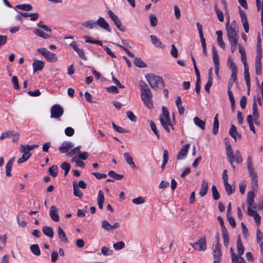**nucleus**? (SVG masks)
<instances>
[{"label": "nucleus", "instance_id": "1", "mask_svg": "<svg viewBox=\"0 0 263 263\" xmlns=\"http://www.w3.org/2000/svg\"><path fill=\"white\" fill-rule=\"evenodd\" d=\"M140 87L141 89V97L142 101L148 108H153V104L152 100L153 95L148 86L145 82L140 81Z\"/></svg>", "mask_w": 263, "mask_h": 263}, {"label": "nucleus", "instance_id": "2", "mask_svg": "<svg viewBox=\"0 0 263 263\" xmlns=\"http://www.w3.org/2000/svg\"><path fill=\"white\" fill-rule=\"evenodd\" d=\"M145 77L149 85L154 89L157 90L159 88L164 87L165 86L164 82L161 77L149 73Z\"/></svg>", "mask_w": 263, "mask_h": 263}, {"label": "nucleus", "instance_id": "3", "mask_svg": "<svg viewBox=\"0 0 263 263\" xmlns=\"http://www.w3.org/2000/svg\"><path fill=\"white\" fill-rule=\"evenodd\" d=\"M229 24V21H228L226 23V27L227 36L229 42L238 41L239 38L238 35L239 29L236 22L233 21L230 26H228Z\"/></svg>", "mask_w": 263, "mask_h": 263}, {"label": "nucleus", "instance_id": "4", "mask_svg": "<svg viewBox=\"0 0 263 263\" xmlns=\"http://www.w3.org/2000/svg\"><path fill=\"white\" fill-rule=\"evenodd\" d=\"M159 120L163 127L167 132H170L168 126H172L169 112L167 109L162 107V115L159 117Z\"/></svg>", "mask_w": 263, "mask_h": 263}, {"label": "nucleus", "instance_id": "5", "mask_svg": "<svg viewBox=\"0 0 263 263\" xmlns=\"http://www.w3.org/2000/svg\"><path fill=\"white\" fill-rule=\"evenodd\" d=\"M190 245L195 250L199 251H204L206 249V238L205 236L200 237L199 240L195 243H190Z\"/></svg>", "mask_w": 263, "mask_h": 263}, {"label": "nucleus", "instance_id": "6", "mask_svg": "<svg viewBox=\"0 0 263 263\" xmlns=\"http://www.w3.org/2000/svg\"><path fill=\"white\" fill-rule=\"evenodd\" d=\"M50 112L51 118L58 119L63 115L64 109L59 104H54L51 107Z\"/></svg>", "mask_w": 263, "mask_h": 263}, {"label": "nucleus", "instance_id": "7", "mask_svg": "<svg viewBox=\"0 0 263 263\" xmlns=\"http://www.w3.org/2000/svg\"><path fill=\"white\" fill-rule=\"evenodd\" d=\"M107 13L111 19L114 21L117 27L121 31H125V27L122 25L121 21L111 10L107 11Z\"/></svg>", "mask_w": 263, "mask_h": 263}, {"label": "nucleus", "instance_id": "8", "mask_svg": "<svg viewBox=\"0 0 263 263\" xmlns=\"http://www.w3.org/2000/svg\"><path fill=\"white\" fill-rule=\"evenodd\" d=\"M213 254L214 256L213 263H219L221 256V245L217 242L213 247Z\"/></svg>", "mask_w": 263, "mask_h": 263}, {"label": "nucleus", "instance_id": "9", "mask_svg": "<svg viewBox=\"0 0 263 263\" xmlns=\"http://www.w3.org/2000/svg\"><path fill=\"white\" fill-rule=\"evenodd\" d=\"M228 66L229 69H231L232 74L231 76V79H234L236 81L237 77V67L235 63L233 61L231 57L230 56L229 57L228 59Z\"/></svg>", "mask_w": 263, "mask_h": 263}, {"label": "nucleus", "instance_id": "10", "mask_svg": "<svg viewBox=\"0 0 263 263\" xmlns=\"http://www.w3.org/2000/svg\"><path fill=\"white\" fill-rule=\"evenodd\" d=\"M49 215L52 220L58 222L60 220L58 215V209L55 205H51L49 210Z\"/></svg>", "mask_w": 263, "mask_h": 263}, {"label": "nucleus", "instance_id": "11", "mask_svg": "<svg viewBox=\"0 0 263 263\" xmlns=\"http://www.w3.org/2000/svg\"><path fill=\"white\" fill-rule=\"evenodd\" d=\"M190 147V143H187L183 146L177 156V160H182L187 155L189 149Z\"/></svg>", "mask_w": 263, "mask_h": 263}, {"label": "nucleus", "instance_id": "12", "mask_svg": "<svg viewBox=\"0 0 263 263\" xmlns=\"http://www.w3.org/2000/svg\"><path fill=\"white\" fill-rule=\"evenodd\" d=\"M69 46L73 48V49L77 52L79 57L83 59L86 60V57H85L84 51L83 49L79 48L78 45L75 42H72L71 43L69 44Z\"/></svg>", "mask_w": 263, "mask_h": 263}, {"label": "nucleus", "instance_id": "13", "mask_svg": "<svg viewBox=\"0 0 263 263\" xmlns=\"http://www.w3.org/2000/svg\"><path fill=\"white\" fill-rule=\"evenodd\" d=\"M44 66L45 63L44 61L39 60H34L32 64L33 72L42 70L44 68Z\"/></svg>", "mask_w": 263, "mask_h": 263}, {"label": "nucleus", "instance_id": "14", "mask_svg": "<svg viewBox=\"0 0 263 263\" xmlns=\"http://www.w3.org/2000/svg\"><path fill=\"white\" fill-rule=\"evenodd\" d=\"M247 214L249 216L254 217L255 221L257 225H259L260 224V216L255 211L251 209V208H248L247 210Z\"/></svg>", "mask_w": 263, "mask_h": 263}, {"label": "nucleus", "instance_id": "15", "mask_svg": "<svg viewBox=\"0 0 263 263\" xmlns=\"http://www.w3.org/2000/svg\"><path fill=\"white\" fill-rule=\"evenodd\" d=\"M73 146V144L72 143L69 141H64L59 147V151L62 153H65L67 152Z\"/></svg>", "mask_w": 263, "mask_h": 263}, {"label": "nucleus", "instance_id": "16", "mask_svg": "<svg viewBox=\"0 0 263 263\" xmlns=\"http://www.w3.org/2000/svg\"><path fill=\"white\" fill-rule=\"evenodd\" d=\"M226 154L228 158H229V161L230 163L232 164V161H234L235 158L233 151L230 145V144H227L226 145Z\"/></svg>", "mask_w": 263, "mask_h": 263}, {"label": "nucleus", "instance_id": "17", "mask_svg": "<svg viewBox=\"0 0 263 263\" xmlns=\"http://www.w3.org/2000/svg\"><path fill=\"white\" fill-rule=\"evenodd\" d=\"M209 189V184L205 180L202 181V184L199 192V195L201 197H204L208 192Z\"/></svg>", "mask_w": 263, "mask_h": 263}, {"label": "nucleus", "instance_id": "18", "mask_svg": "<svg viewBox=\"0 0 263 263\" xmlns=\"http://www.w3.org/2000/svg\"><path fill=\"white\" fill-rule=\"evenodd\" d=\"M105 198L103 192L102 190H100L97 197V202L100 209L102 210L103 207Z\"/></svg>", "mask_w": 263, "mask_h": 263}, {"label": "nucleus", "instance_id": "19", "mask_svg": "<svg viewBox=\"0 0 263 263\" xmlns=\"http://www.w3.org/2000/svg\"><path fill=\"white\" fill-rule=\"evenodd\" d=\"M230 135L233 137L235 140H236V138L239 139L241 138V135L237 131L236 127L234 125H232L229 130Z\"/></svg>", "mask_w": 263, "mask_h": 263}, {"label": "nucleus", "instance_id": "20", "mask_svg": "<svg viewBox=\"0 0 263 263\" xmlns=\"http://www.w3.org/2000/svg\"><path fill=\"white\" fill-rule=\"evenodd\" d=\"M254 192L253 191H249L247 194V203L249 205L248 208H251V207H252L254 209L255 208V206H253V204L254 202Z\"/></svg>", "mask_w": 263, "mask_h": 263}, {"label": "nucleus", "instance_id": "21", "mask_svg": "<svg viewBox=\"0 0 263 263\" xmlns=\"http://www.w3.org/2000/svg\"><path fill=\"white\" fill-rule=\"evenodd\" d=\"M150 37L152 40V43L156 47H159L163 48L165 47V46L163 44V43L159 40V39L155 35H151Z\"/></svg>", "mask_w": 263, "mask_h": 263}, {"label": "nucleus", "instance_id": "22", "mask_svg": "<svg viewBox=\"0 0 263 263\" xmlns=\"http://www.w3.org/2000/svg\"><path fill=\"white\" fill-rule=\"evenodd\" d=\"M14 162V157L12 158L7 162L6 165V175L8 177H11L12 176L11 174L12 166Z\"/></svg>", "mask_w": 263, "mask_h": 263}, {"label": "nucleus", "instance_id": "23", "mask_svg": "<svg viewBox=\"0 0 263 263\" xmlns=\"http://www.w3.org/2000/svg\"><path fill=\"white\" fill-rule=\"evenodd\" d=\"M96 22V24H98L100 27L104 29L109 30V25L106 22L104 18L100 17Z\"/></svg>", "mask_w": 263, "mask_h": 263}, {"label": "nucleus", "instance_id": "24", "mask_svg": "<svg viewBox=\"0 0 263 263\" xmlns=\"http://www.w3.org/2000/svg\"><path fill=\"white\" fill-rule=\"evenodd\" d=\"M58 236L62 242L64 243H67L68 242L67 237L65 233L64 232L62 228L59 227L58 230Z\"/></svg>", "mask_w": 263, "mask_h": 263}, {"label": "nucleus", "instance_id": "25", "mask_svg": "<svg viewBox=\"0 0 263 263\" xmlns=\"http://www.w3.org/2000/svg\"><path fill=\"white\" fill-rule=\"evenodd\" d=\"M43 233L50 238H52L54 235V232L52 229L48 226H44L42 228Z\"/></svg>", "mask_w": 263, "mask_h": 263}, {"label": "nucleus", "instance_id": "26", "mask_svg": "<svg viewBox=\"0 0 263 263\" xmlns=\"http://www.w3.org/2000/svg\"><path fill=\"white\" fill-rule=\"evenodd\" d=\"M217 35V43L218 45L222 49L225 48V44L222 40V32L221 30H218L216 32Z\"/></svg>", "mask_w": 263, "mask_h": 263}, {"label": "nucleus", "instance_id": "27", "mask_svg": "<svg viewBox=\"0 0 263 263\" xmlns=\"http://www.w3.org/2000/svg\"><path fill=\"white\" fill-rule=\"evenodd\" d=\"M193 121L194 124L200 128L202 130H203L205 129V122L204 121L201 120L197 117L194 118Z\"/></svg>", "mask_w": 263, "mask_h": 263}, {"label": "nucleus", "instance_id": "28", "mask_svg": "<svg viewBox=\"0 0 263 263\" xmlns=\"http://www.w3.org/2000/svg\"><path fill=\"white\" fill-rule=\"evenodd\" d=\"M237 249L239 256L242 255L244 253V247L242 243L240 236L237 240Z\"/></svg>", "mask_w": 263, "mask_h": 263}, {"label": "nucleus", "instance_id": "29", "mask_svg": "<svg viewBox=\"0 0 263 263\" xmlns=\"http://www.w3.org/2000/svg\"><path fill=\"white\" fill-rule=\"evenodd\" d=\"M45 58L48 62L52 63L55 62L58 60V58L55 54L50 52V51H48L47 52V54L45 56Z\"/></svg>", "mask_w": 263, "mask_h": 263}, {"label": "nucleus", "instance_id": "30", "mask_svg": "<svg viewBox=\"0 0 263 263\" xmlns=\"http://www.w3.org/2000/svg\"><path fill=\"white\" fill-rule=\"evenodd\" d=\"M124 157L127 163L133 168H136V166L134 163L133 158L128 153H124Z\"/></svg>", "mask_w": 263, "mask_h": 263}, {"label": "nucleus", "instance_id": "31", "mask_svg": "<svg viewBox=\"0 0 263 263\" xmlns=\"http://www.w3.org/2000/svg\"><path fill=\"white\" fill-rule=\"evenodd\" d=\"M212 54L214 65H219V59L216 47L212 46Z\"/></svg>", "mask_w": 263, "mask_h": 263}, {"label": "nucleus", "instance_id": "32", "mask_svg": "<svg viewBox=\"0 0 263 263\" xmlns=\"http://www.w3.org/2000/svg\"><path fill=\"white\" fill-rule=\"evenodd\" d=\"M250 176L251 177V183L252 187L255 189L257 187V175L256 172L249 173Z\"/></svg>", "mask_w": 263, "mask_h": 263}, {"label": "nucleus", "instance_id": "33", "mask_svg": "<svg viewBox=\"0 0 263 263\" xmlns=\"http://www.w3.org/2000/svg\"><path fill=\"white\" fill-rule=\"evenodd\" d=\"M33 32L37 36L45 39H50L51 37L50 35L44 32L43 31H42L38 28L34 29Z\"/></svg>", "mask_w": 263, "mask_h": 263}, {"label": "nucleus", "instance_id": "34", "mask_svg": "<svg viewBox=\"0 0 263 263\" xmlns=\"http://www.w3.org/2000/svg\"><path fill=\"white\" fill-rule=\"evenodd\" d=\"M219 121L218 119V114H216L214 119L213 127L212 129L213 134L216 135L218 132Z\"/></svg>", "mask_w": 263, "mask_h": 263}, {"label": "nucleus", "instance_id": "35", "mask_svg": "<svg viewBox=\"0 0 263 263\" xmlns=\"http://www.w3.org/2000/svg\"><path fill=\"white\" fill-rule=\"evenodd\" d=\"M72 185L73 188V195L75 196L81 198L83 196V193H82V192L77 185V182H73L72 183Z\"/></svg>", "mask_w": 263, "mask_h": 263}, {"label": "nucleus", "instance_id": "36", "mask_svg": "<svg viewBox=\"0 0 263 263\" xmlns=\"http://www.w3.org/2000/svg\"><path fill=\"white\" fill-rule=\"evenodd\" d=\"M134 63L135 65L138 67L144 68L146 67V63H145L140 58H135Z\"/></svg>", "mask_w": 263, "mask_h": 263}, {"label": "nucleus", "instance_id": "37", "mask_svg": "<svg viewBox=\"0 0 263 263\" xmlns=\"http://www.w3.org/2000/svg\"><path fill=\"white\" fill-rule=\"evenodd\" d=\"M108 175L116 180H120L123 178V175L118 174L113 171H109Z\"/></svg>", "mask_w": 263, "mask_h": 263}, {"label": "nucleus", "instance_id": "38", "mask_svg": "<svg viewBox=\"0 0 263 263\" xmlns=\"http://www.w3.org/2000/svg\"><path fill=\"white\" fill-rule=\"evenodd\" d=\"M49 174L53 177L57 176L58 174V167L57 165H53L49 168L48 170Z\"/></svg>", "mask_w": 263, "mask_h": 263}, {"label": "nucleus", "instance_id": "39", "mask_svg": "<svg viewBox=\"0 0 263 263\" xmlns=\"http://www.w3.org/2000/svg\"><path fill=\"white\" fill-rule=\"evenodd\" d=\"M30 250L33 254L39 256L41 254V250L38 245L34 244L30 246Z\"/></svg>", "mask_w": 263, "mask_h": 263}, {"label": "nucleus", "instance_id": "40", "mask_svg": "<svg viewBox=\"0 0 263 263\" xmlns=\"http://www.w3.org/2000/svg\"><path fill=\"white\" fill-rule=\"evenodd\" d=\"M15 7L18 9L27 11H30L32 9V6L30 4H19L17 5Z\"/></svg>", "mask_w": 263, "mask_h": 263}, {"label": "nucleus", "instance_id": "41", "mask_svg": "<svg viewBox=\"0 0 263 263\" xmlns=\"http://www.w3.org/2000/svg\"><path fill=\"white\" fill-rule=\"evenodd\" d=\"M253 116L254 118H256V119L259 118V112L258 111L257 105L255 101V97L253 103Z\"/></svg>", "mask_w": 263, "mask_h": 263}, {"label": "nucleus", "instance_id": "42", "mask_svg": "<svg viewBox=\"0 0 263 263\" xmlns=\"http://www.w3.org/2000/svg\"><path fill=\"white\" fill-rule=\"evenodd\" d=\"M247 165L249 173L255 172L253 168V164L252 160V157L251 156H249L247 158Z\"/></svg>", "mask_w": 263, "mask_h": 263}, {"label": "nucleus", "instance_id": "43", "mask_svg": "<svg viewBox=\"0 0 263 263\" xmlns=\"http://www.w3.org/2000/svg\"><path fill=\"white\" fill-rule=\"evenodd\" d=\"M222 238L223 239V243L225 246H227L229 243V237L227 230L221 231Z\"/></svg>", "mask_w": 263, "mask_h": 263}, {"label": "nucleus", "instance_id": "44", "mask_svg": "<svg viewBox=\"0 0 263 263\" xmlns=\"http://www.w3.org/2000/svg\"><path fill=\"white\" fill-rule=\"evenodd\" d=\"M82 25L89 29L93 28L96 25V22L92 20H89L82 23Z\"/></svg>", "mask_w": 263, "mask_h": 263}, {"label": "nucleus", "instance_id": "45", "mask_svg": "<svg viewBox=\"0 0 263 263\" xmlns=\"http://www.w3.org/2000/svg\"><path fill=\"white\" fill-rule=\"evenodd\" d=\"M61 168L64 171V175L66 176L70 169V165L69 163L65 162L61 164Z\"/></svg>", "mask_w": 263, "mask_h": 263}, {"label": "nucleus", "instance_id": "46", "mask_svg": "<svg viewBox=\"0 0 263 263\" xmlns=\"http://www.w3.org/2000/svg\"><path fill=\"white\" fill-rule=\"evenodd\" d=\"M212 196L214 200H217L220 198V195L217 191L216 186L213 185L212 187Z\"/></svg>", "mask_w": 263, "mask_h": 263}, {"label": "nucleus", "instance_id": "47", "mask_svg": "<svg viewBox=\"0 0 263 263\" xmlns=\"http://www.w3.org/2000/svg\"><path fill=\"white\" fill-rule=\"evenodd\" d=\"M112 125L114 129L117 132L120 133H129V130L127 129H125L121 127L118 126L114 122L112 123Z\"/></svg>", "mask_w": 263, "mask_h": 263}, {"label": "nucleus", "instance_id": "48", "mask_svg": "<svg viewBox=\"0 0 263 263\" xmlns=\"http://www.w3.org/2000/svg\"><path fill=\"white\" fill-rule=\"evenodd\" d=\"M150 127H151V128L152 130V131L154 132L155 135L156 136V137L158 138H159L160 134H159V131L158 130V129L157 128L155 123L153 121H151V122H150Z\"/></svg>", "mask_w": 263, "mask_h": 263}, {"label": "nucleus", "instance_id": "49", "mask_svg": "<svg viewBox=\"0 0 263 263\" xmlns=\"http://www.w3.org/2000/svg\"><path fill=\"white\" fill-rule=\"evenodd\" d=\"M224 185L228 195H230L234 193L235 189H233L232 186L228 182L224 183Z\"/></svg>", "mask_w": 263, "mask_h": 263}, {"label": "nucleus", "instance_id": "50", "mask_svg": "<svg viewBox=\"0 0 263 263\" xmlns=\"http://www.w3.org/2000/svg\"><path fill=\"white\" fill-rule=\"evenodd\" d=\"M149 21L152 27H155L158 24V20L155 14H151L149 16Z\"/></svg>", "mask_w": 263, "mask_h": 263}, {"label": "nucleus", "instance_id": "51", "mask_svg": "<svg viewBox=\"0 0 263 263\" xmlns=\"http://www.w3.org/2000/svg\"><path fill=\"white\" fill-rule=\"evenodd\" d=\"M31 154H28V152H24L22 156L17 160L18 163H22L27 161L30 157Z\"/></svg>", "mask_w": 263, "mask_h": 263}, {"label": "nucleus", "instance_id": "52", "mask_svg": "<svg viewBox=\"0 0 263 263\" xmlns=\"http://www.w3.org/2000/svg\"><path fill=\"white\" fill-rule=\"evenodd\" d=\"M244 78L246 83H250V74L249 72V67H244Z\"/></svg>", "mask_w": 263, "mask_h": 263}, {"label": "nucleus", "instance_id": "53", "mask_svg": "<svg viewBox=\"0 0 263 263\" xmlns=\"http://www.w3.org/2000/svg\"><path fill=\"white\" fill-rule=\"evenodd\" d=\"M102 227L107 231H111V225L106 220H104L102 222Z\"/></svg>", "mask_w": 263, "mask_h": 263}, {"label": "nucleus", "instance_id": "54", "mask_svg": "<svg viewBox=\"0 0 263 263\" xmlns=\"http://www.w3.org/2000/svg\"><path fill=\"white\" fill-rule=\"evenodd\" d=\"M234 157H235V161L237 163H240L242 162V161H243L242 157L241 156V154L239 151L237 150L236 151L235 156Z\"/></svg>", "mask_w": 263, "mask_h": 263}, {"label": "nucleus", "instance_id": "55", "mask_svg": "<svg viewBox=\"0 0 263 263\" xmlns=\"http://www.w3.org/2000/svg\"><path fill=\"white\" fill-rule=\"evenodd\" d=\"M113 247L115 250H120L125 247V243L123 241H119L114 243Z\"/></svg>", "mask_w": 263, "mask_h": 263}, {"label": "nucleus", "instance_id": "56", "mask_svg": "<svg viewBox=\"0 0 263 263\" xmlns=\"http://www.w3.org/2000/svg\"><path fill=\"white\" fill-rule=\"evenodd\" d=\"M257 241L258 243H261L263 241V233L259 229H257L256 232Z\"/></svg>", "mask_w": 263, "mask_h": 263}, {"label": "nucleus", "instance_id": "57", "mask_svg": "<svg viewBox=\"0 0 263 263\" xmlns=\"http://www.w3.org/2000/svg\"><path fill=\"white\" fill-rule=\"evenodd\" d=\"M126 115L128 118L132 122H136L137 117L134 115L131 111H128L126 112Z\"/></svg>", "mask_w": 263, "mask_h": 263}, {"label": "nucleus", "instance_id": "58", "mask_svg": "<svg viewBox=\"0 0 263 263\" xmlns=\"http://www.w3.org/2000/svg\"><path fill=\"white\" fill-rule=\"evenodd\" d=\"M133 202L135 204H140L145 202V199L142 197H139L133 199Z\"/></svg>", "mask_w": 263, "mask_h": 263}, {"label": "nucleus", "instance_id": "59", "mask_svg": "<svg viewBox=\"0 0 263 263\" xmlns=\"http://www.w3.org/2000/svg\"><path fill=\"white\" fill-rule=\"evenodd\" d=\"M12 82L14 87L15 89L17 90L20 88L18 79H17V77L16 76H14L12 77Z\"/></svg>", "mask_w": 263, "mask_h": 263}, {"label": "nucleus", "instance_id": "60", "mask_svg": "<svg viewBox=\"0 0 263 263\" xmlns=\"http://www.w3.org/2000/svg\"><path fill=\"white\" fill-rule=\"evenodd\" d=\"M101 252L104 255H109L112 254V251L110 250L107 247L104 246L102 248Z\"/></svg>", "mask_w": 263, "mask_h": 263}, {"label": "nucleus", "instance_id": "61", "mask_svg": "<svg viewBox=\"0 0 263 263\" xmlns=\"http://www.w3.org/2000/svg\"><path fill=\"white\" fill-rule=\"evenodd\" d=\"M246 183L245 181H241L239 184V191L241 194H243L245 192Z\"/></svg>", "mask_w": 263, "mask_h": 263}, {"label": "nucleus", "instance_id": "62", "mask_svg": "<svg viewBox=\"0 0 263 263\" xmlns=\"http://www.w3.org/2000/svg\"><path fill=\"white\" fill-rule=\"evenodd\" d=\"M65 134L67 136H72L74 134V129L71 127H68L65 129Z\"/></svg>", "mask_w": 263, "mask_h": 263}, {"label": "nucleus", "instance_id": "63", "mask_svg": "<svg viewBox=\"0 0 263 263\" xmlns=\"http://www.w3.org/2000/svg\"><path fill=\"white\" fill-rule=\"evenodd\" d=\"M174 8L175 17L176 19L178 20L180 18L181 15L180 9L177 5L174 6Z\"/></svg>", "mask_w": 263, "mask_h": 263}, {"label": "nucleus", "instance_id": "64", "mask_svg": "<svg viewBox=\"0 0 263 263\" xmlns=\"http://www.w3.org/2000/svg\"><path fill=\"white\" fill-rule=\"evenodd\" d=\"M59 256V254L57 251H52L51 255V260L52 262H55L58 259Z\"/></svg>", "mask_w": 263, "mask_h": 263}]
</instances>
